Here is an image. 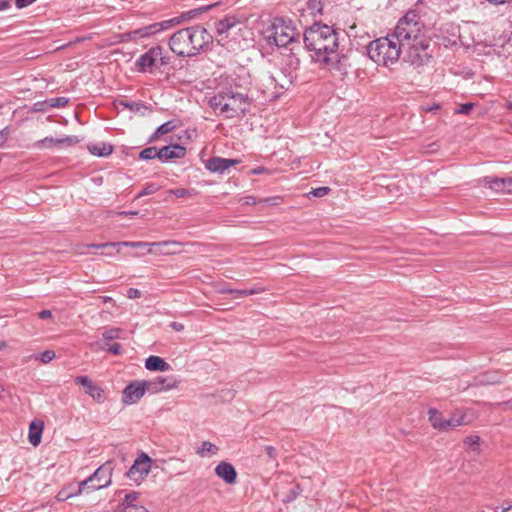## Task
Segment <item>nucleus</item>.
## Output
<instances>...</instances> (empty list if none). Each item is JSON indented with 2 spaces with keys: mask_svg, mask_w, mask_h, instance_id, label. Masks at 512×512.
Instances as JSON below:
<instances>
[{
  "mask_svg": "<svg viewBox=\"0 0 512 512\" xmlns=\"http://www.w3.org/2000/svg\"><path fill=\"white\" fill-rule=\"evenodd\" d=\"M304 43L309 51H314L319 57L323 55L325 63L340 62L338 36L331 26L318 23L310 26L304 33Z\"/></svg>",
  "mask_w": 512,
  "mask_h": 512,
  "instance_id": "obj_1",
  "label": "nucleus"
},
{
  "mask_svg": "<svg viewBox=\"0 0 512 512\" xmlns=\"http://www.w3.org/2000/svg\"><path fill=\"white\" fill-rule=\"evenodd\" d=\"M212 41L213 37L204 27L195 25L175 32L170 38L169 46L178 56L191 57Z\"/></svg>",
  "mask_w": 512,
  "mask_h": 512,
  "instance_id": "obj_2",
  "label": "nucleus"
},
{
  "mask_svg": "<svg viewBox=\"0 0 512 512\" xmlns=\"http://www.w3.org/2000/svg\"><path fill=\"white\" fill-rule=\"evenodd\" d=\"M209 106L227 119L244 116L250 110V101L247 94L233 92L231 90L220 91L212 96Z\"/></svg>",
  "mask_w": 512,
  "mask_h": 512,
  "instance_id": "obj_3",
  "label": "nucleus"
},
{
  "mask_svg": "<svg viewBox=\"0 0 512 512\" xmlns=\"http://www.w3.org/2000/svg\"><path fill=\"white\" fill-rule=\"evenodd\" d=\"M212 6L213 5L203 6V7L194 9V10H190L188 12H184L180 16L174 17L172 19L153 23V24L126 32L122 35V38L125 40H138V39L149 38L151 36L158 34L159 32L169 30L173 26L178 25L184 21L191 20L195 16L207 11Z\"/></svg>",
  "mask_w": 512,
  "mask_h": 512,
  "instance_id": "obj_4",
  "label": "nucleus"
},
{
  "mask_svg": "<svg viewBox=\"0 0 512 512\" xmlns=\"http://www.w3.org/2000/svg\"><path fill=\"white\" fill-rule=\"evenodd\" d=\"M401 44L391 36L381 37L367 46L368 57L376 64L394 63L399 59Z\"/></svg>",
  "mask_w": 512,
  "mask_h": 512,
  "instance_id": "obj_5",
  "label": "nucleus"
},
{
  "mask_svg": "<svg viewBox=\"0 0 512 512\" xmlns=\"http://www.w3.org/2000/svg\"><path fill=\"white\" fill-rule=\"evenodd\" d=\"M297 32L292 26L291 21H285L281 18L275 19L264 31V36L269 45L287 48L294 42Z\"/></svg>",
  "mask_w": 512,
  "mask_h": 512,
  "instance_id": "obj_6",
  "label": "nucleus"
},
{
  "mask_svg": "<svg viewBox=\"0 0 512 512\" xmlns=\"http://www.w3.org/2000/svg\"><path fill=\"white\" fill-rule=\"evenodd\" d=\"M424 24L415 11H408L397 23L392 37L400 44L404 40H417Z\"/></svg>",
  "mask_w": 512,
  "mask_h": 512,
  "instance_id": "obj_7",
  "label": "nucleus"
},
{
  "mask_svg": "<svg viewBox=\"0 0 512 512\" xmlns=\"http://www.w3.org/2000/svg\"><path fill=\"white\" fill-rule=\"evenodd\" d=\"M113 462L107 461L99 466L92 475L78 484V493L86 488L95 491L108 487L112 482Z\"/></svg>",
  "mask_w": 512,
  "mask_h": 512,
  "instance_id": "obj_8",
  "label": "nucleus"
},
{
  "mask_svg": "<svg viewBox=\"0 0 512 512\" xmlns=\"http://www.w3.org/2000/svg\"><path fill=\"white\" fill-rule=\"evenodd\" d=\"M433 51L434 47H431L429 42L420 41L409 47L404 61L410 64H424L431 61Z\"/></svg>",
  "mask_w": 512,
  "mask_h": 512,
  "instance_id": "obj_9",
  "label": "nucleus"
},
{
  "mask_svg": "<svg viewBox=\"0 0 512 512\" xmlns=\"http://www.w3.org/2000/svg\"><path fill=\"white\" fill-rule=\"evenodd\" d=\"M148 391L146 380H135L130 382L123 390L122 402L125 405H132L140 401L145 392Z\"/></svg>",
  "mask_w": 512,
  "mask_h": 512,
  "instance_id": "obj_10",
  "label": "nucleus"
},
{
  "mask_svg": "<svg viewBox=\"0 0 512 512\" xmlns=\"http://www.w3.org/2000/svg\"><path fill=\"white\" fill-rule=\"evenodd\" d=\"M151 468V458L146 453H141L126 472V476L133 481L143 480Z\"/></svg>",
  "mask_w": 512,
  "mask_h": 512,
  "instance_id": "obj_11",
  "label": "nucleus"
},
{
  "mask_svg": "<svg viewBox=\"0 0 512 512\" xmlns=\"http://www.w3.org/2000/svg\"><path fill=\"white\" fill-rule=\"evenodd\" d=\"M74 382L77 385H81L84 387V391L86 394H88L90 397H92L93 400H95L98 403H103L105 400V392L104 390L95 384L88 376H77L74 379Z\"/></svg>",
  "mask_w": 512,
  "mask_h": 512,
  "instance_id": "obj_12",
  "label": "nucleus"
},
{
  "mask_svg": "<svg viewBox=\"0 0 512 512\" xmlns=\"http://www.w3.org/2000/svg\"><path fill=\"white\" fill-rule=\"evenodd\" d=\"M162 46H154L142 54L135 64H168L169 57Z\"/></svg>",
  "mask_w": 512,
  "mask_h": 512,
  "instance_id": "obj_13",
  "label": "nucleus"
},
{
  "mask_svg": "<svg viewBox=\"0 0 512 512\" xmlns=\"http://www.w3.org/2000/svg\"><path fill=\"white\" fill-rule=\"evenodd\" d=\"M240 162L238 159H228L219 156L210 157L206 163L205 168L211 173L223 174L227 169L237 165Z\"/></svg>",
  "mask_w": 512,
  "mask_h": 512,
  "instance_id": "obj_14",
  "label": "nucleus"
},
{
  "mask_svg": "<svg viewBox=\"0 0 512 512\" xmlns=\"http://www.w3.org/2000/svg\"><path fill=\"white\" fill-rule=\"evenodd\" d=\"M294 66H279L278 69L271 74V78L280 88L287 89L295 78Z\"/></svg>",
  "mask_w": 512,
  "mask_h": 512,
  "instance_id": "obj_15",
  "label": "nucleus"
},
{
  "mask_svg": "<svg viewBox=\"0 0 512 512\" xmlns=\"http://www.w3.org/2000/svg\"><path fill=\"white\" fill-rule=\"evenodd\" d=\"M178 381L173 376H157L153 380L147 381L148 392L159 393L167 391L177 386Z\"/></svg>",
  "mask_w": 512,
  "mask_h": 512,
  "instance_id": "obj_16",
  "label": "nucleus"
},
{
  "mask_svg": "<svg viewBox=\"0 0 512 512\" xmlns=\"http://www.w3.org/2000/svg\"><path fill=\"white\" fill-rule=\"evenodd\" d=\"M185 155L186 148L180 144H170L159 148V161L162 163L183 158Z\"/></svg>",
  "mask_w": 512,
  "mask_h": 512,
  "instance_id": "obj_17",
  "label": "nucleus"
},
{
  "mask_svg": "<svg viewBox=\"0 0 512 512\" xmlns=\"http://www.w3.org/2000/svg\"><path fill=\"white\" fill-rule=\"evenodd\" d=\"M215 25L217 33L216 39L218 43H222L228 37V32L238 26L239 22L234 16H227L217 21Z\"/></svg>",
  "mask_w": 512,
  "mask_h": 512,
  "instance_id": "obj_18",
  "label": "nucleus"
},
{
  "mask_svg": "<svg viewBox=\"0 0 512 512\" xmlns=\"http://www.w3.org/2000/svg\"><path fill=\"white\" fill-rule=\"evenodd\" d=\"M215 474L227 484H233L237 479V472L229 462H220L215 468Z\"/></svg>",
  "mask_w": 512,
  "mask_h": 512,
  "instance_id": "obj_19",
  "label": "nucleus"
},
{
  "mask_svg": "<svg viewBox=\"0 0 512 512\" xmlns=\"http://www.w3.org/2000/svg\"><path fill=\"white\" fill-rule=\"evenodd\" d=\"M485 183L496 192L512 194V178L485 177Z\"/></svg>",
  "mask_w": 512,
  "mask_h": 512,
  "instance_id": "obj_20",
  "label": "nucleus"
},
{
  "mask_svg": "<svg viewBox=\"0 0 512 512\" xmlns=\"http://www.w3.org/2000/svg\"><path fill=\"white\" fill-rule=\"evenodd\" d=\"M44 422L41 420H33L29 425L28 439L31 445L38 446L41 443Z\"/></svg>",
  "mask_w": 512,
  "mask_h": 512,
  "instance_id": "obj_21",
  "label": "nucleus"
},
{
  "mask_svg": "<svg viewBox=\"0 0 512 512\" xmlns=\"http://www.w3.org/2000/svg\"><path fill=\"white\" fill-rule=\"evenodd\" d=\"M145 368L149 371H168L170 365L161 357L151 355L145 361Z\"/></svg>",
  "mask_w": 512,
  "mask_h": 512,
  "instance_id": "obj_22",
  "label": "nucleus"
},
{
  "mask_svg": "<svg viewBox=\"0 0 512 512\" xmlns=\"http://www.w3.org/2000/svg\"><path fill=\"white\" fill-rule=\"evenodd\" d=\"M159 245H161V243H149V242H142V241L120 242V246L135 248L137 251L134 253V256H143L147 253H151L152 252L151 247L159 246Z\"/></svg>",
  "mask_w": 512,
  "mask_h": 512,
  "instance_id": "obj_23",
  "label": "nucleus"
},
{
  "mask_svg": "<svg viewBox=\"0 0 512 512\" xmlns=\"http://www.w3.org/2000/svg\"><path fill=\"white\" fill-rule=\"evenodd\" d=\"M175 128H176V125L174 124V121H172V120L161 124L160 126L157 127V129L154 131V133L150 135V137L148 138V143L155 142L160 136L172 132Z\"/></svg>",
  "mask_w": 512,
  "mask_h": 512,
  "instance_id": "obj_24",
  "label": "nucleus"
},
{
  "mask_svg": "<svg viewBox=\"0 0 512 512\" xmlns=\"http://www.w3.org/2000/svg\"><path fill=\"white\" fill-rule=\"evenodd\" d=\"M88 150L91 154L98 157H106L112 154L113 146L109 143L100 144H90L88 145Z\"/></svg>",
  "mask_w": 512,
  "mask_h": 512,
  "instance_id": "obj_25",
  "label": "nucleus"
},
{
  "mask_svg": "<svg viewBox=\"0 0 512 512\" xmlns=\"http://www.w3.org/2000/svg\"><path fill=\"white\" fill-rule=\"evenodd\" d=\"M428 416H429V421H430L431 425L433 426V428L438 429V430H445V425H444L445 419L443 418L441 412H439L435 408H430L428 410Z\"/></svg>",
  "mask_w": 512,
  "mask_h": 512,
  "instance_id": "obj_26",
  "label": "nucleus"
},
{
  "mask_svg": "<svg viewBox=\"0 0 512 512\" xmlns=\"http://www.w3.org/2000/svg\"><path fill=\"white\" fill-rule=\"evenodd\" d=\"M116 108L129 109L132 112H141L144 109H147L145 104L141 101L139 102H129L127 100H118L115 102Z\"/></svg>",
  "mask_w": 512,
  "mask_h": 512,
  "instance_id": "obj_27",
  "label": "nucleus"
},
{
  "mask_svg": "<svg viewBox=\"0 0 512 512\" xmlns=\"http://www.w3.org/2000/svg\"><path fill=\"white\" fill-rule=\"evenodd\" d=\"M138 158L140 160H145V161H149V160H153V159L159 160V148H157L156 146H150V147L144 148L143 150L140 151Z\"/></svg>",
  "mask_w": 512,
  "mask_h": 512,
  "instance_id": "obj_28",
  "label": "nucleus"
},
{
  "mask_svg": "<svg viewBox=\"0 0 512 512\" xmlns=\"http://www.w3.org/2000/svg\"><path fill=\"white\" fill-rule=\"evenodd\" d=\"M326 0H307V9L313 16L321 15Z\"/></svg>",
  "mask_w": 512,
  "mask_h": 512,
  "instance_id": "obj_29",
  "label": "nucleus"
},
{
  "mask_svg": "<svg viewBox=\"0 0 512 512\" xmlns=\"http://www.w3.org/2000/svg\"><path fill=\"white\" fill-rule=\"evenodd\" d=\"M81 493H78V488L76 490H73L71 486L61 489L57 495L56 499L59 502L65 501L73 496L80 495Z\"/></svg>",
  "mask_w": 512,
  "mask_h": 512,
  "instance_id": "obj_30",
  "label": "nucleus"
},
{
  "mask_svg": "<svg viewBox=\"0 0 512 512\" xmlns=\"http://www.w3.org/2000/svg\"><path fill=\"white\" fill-rule=\"evenodd\" d=\"M217 451L218 447L215 444L209 441H203L201 446L198 448L197 453L200 456H204L206 453L216 454Z\"/></svg>",
  "mask_w": 512,
  "mask_h": 512,
  "instance_id": "obj_31",
  "label": "nucleus"
},
{
  "mask_svg": "<svg viewBox=\"0 0 512 512\" xmlns=\"http://www.w3.org/2000/svg\"><path fill=\"white\" fill-rule=\"evenodd\" d=\"M160 189V186L156 183L147 184L135 197V199H139L146 195H151L156 193Z\"/></svg>",
  "mask_w": 512,
  "mask_h": 512,
  "instance_id": "obj_32",
  "label": "nucleus"
},
{
  "mask_svg": "<svg viewBox=\"0 0 512 512\" xmlns=\"http://www.w3.org/2000/svg\"><path fill=\"white\" fill-rule=\"evenodd\" d=\"M302 492V488L299 484H296L294 487H292L286 497L282 500L283 503H290L294 501Z\"/></svg>",
  "mask_w": 512,
  "mask_h": 512,
  "instance_id": "obj_33",
  "label": "nucleus"
},
{
  "mask_svg": "<svg viewBox=\"0 0 512 512\" xmlns=\"http://www.w3.org/2000/svg\"><path fill=\"white\" fill-rule=\"evenodd\" d=\"M82 139L79 138L78 136H67V137H64V138H60V139H56V142L58 145H61V146H72V145H75V144H78Z\"/></svg>",
  "mask_w": 512,
  "mask_h": 512,
  "instance_id": "obj_34",
  "label": "nucleus"
},
{
  "mask_svg": "<svg viewBox=\"0 0 512 512\" xmlns=\"http://www.w3.org/2000/svg\"><path fill=\"white\" fill-rule=\"evenodd\" d=\"M139 498V493L132 491L125 495V498L120 507H128V505H137V500Z\"/></svg>",
  "mask_w": 512,
  "mask_h": 512,
  "instance_id": "obj_35",
  "label": "nucleus"
},
{
  "mask_svg": "<svg viewBox=\"0 0 512 512\" xmlns=\"http://www.w3.org/2000/svg\"><path fill=\"white\" fill-rule=\"evenodd\" d=\"M464 423V416H452L449 419H445V430L448 429L449 427H457L463 425Z\"/></svg>",
  "mask_w": 512,
  "mask_h": 512,
  "instance_id": "obj_36",
  "label": "nucleus"
},
{
  "mask_svg": "<svg viewBox=\"0 0 512 512\" xmlns=\"http://www.w3.org/2000/svg\"><path fill=\"white\" fill-rule=\"evenodd\" d=\"M121 332H122L121 328H109L103 332L102 337L105 340H114V339L119 338Z\"/></svg>",
  "mask_w": 512,
  "mask_h": 512,
  "instance_id": "obj_37",
  "label": "nucleus"
},
{
  "mask_svg": "<svg viewBox=\"0 0 512 512\" xmlns=\"http://www.w3.org/2000/svg\"><path fill=\"white\" fill-rule=\"evenodd\" d=\"M48 102L50 108H63L68 104L69 100L65 97H56L48 99Z\"/></svg>",
  "mask_w": 512,
  "mask_h": 512,
  "instance_id": "obj_38",
  "label": "nucleus"
},
{
  "mask_svg": "<svg viewBox=\"0 0 512 512\" xmlns=\"http://www.w3.org/2000/svg\"><path fill=\"white\" fill-rule=\"evenodd\" d=\"M135 71L141 72V73H150V74H163L162 71H160V66H136Z\"/></svg>",
  "mask_w": 512,
  "mask_h": 512,
  "instance_id": "obj_39",
  "label": "nucleus"
},
{
  "mask_svg": "<svg viewBox=\"0 0 512 512\" xmlns=\"http://www.w3.org/2000/svg\"><path fill=\"white\" fill-rule=\"evenodd\" d=\"M87 247L96 249H114L115 247H120V242L92 243L87 245Z\"/></svg>",
  "mask_w": 512,
  "mask_h": 512,
  "instance_id": "obj_40",
  "label": "nucleus"
},
{
  "mask_svg": "<svg viewBox=\"0 0 512 512\" xmlns=\"http://www.w3.org/2000/svg\"><path fill=\"white\" fill-rule=\"evenodd\" d=\"M479 443H480V437L478 435H470L464 439V444L466 446L472 448L473 450H476V447L479 446Z\"/></svg>",
  "mask_w": 512,
  "mask_h": 512,
  "instance_id": "obj_41",
  "label": "nucleus"
},
{
  "mask_svg": "<svg viewBox=\"0 0 512 512\" xmlns=\"http://www.w3.org/2000/svg\"><path fill=\"white\" fill-rule=\"evenodd\" d=\"M49 102L47 100L35 102L31 108L33 112H46L49 109Z\"/></svg>",
  "mask_w": 512,
  "mask_h": 512,
  "instance_id": "obj_42",
  "label": "nucleus"
},
{
  "mask_svg": "<svg viewBox=\"0 0 512 512\" xmlns=\"http://www.w3.org/2000/svg\"><path fill=\"white\" fill-rule=\"evenodd\" d=\"M118 512H149L142 505H128V507H120Z\"/></svg>",
  "mask_w": 512,
  "mask_h": 512,
  "instance_id": "obj_43",
  "label": "nucleus"
},
{
  "mask_svg": "<svg viewBox=\"0 0 512 512\" xmlns=\"http://www.w3.org/2000/svg\"><path fill=\"white\" fill-rule=\"evenodd\" d=\"M56 354L53 350H45L44 352L40 353L38 359L42 362V363H49L50 361H52L54 358H55Z\"/></svg>",
  "mask_w": 512,
  "mask_h": 512,
  "instance_id": "obj_44",
  "label": "nucleus"
},
{
  "mask_svg": "<svg viewBox=\"0 0 512 512\" xmlns=\"http://www.w3.org/2000/svg\"><path fill=\"white\" fill-rule=\"evenodd\" d=\"M474 106L475 104L472 102L463 103L459 106L458 109L455 110V113L468 115Z\"/></svg>",
  "mask_w": 512,
  "mask_h": 512,
  "instance_id": "obj_45",
  "label": "nucleus"
},
{
  "mask_svg": "<svg viewBox=\"0 0 512 512\" xmlns=\"http://www.w3.org/2000/svg\"><path fill=\"white\" fill-rule=\"evenodd\" d=\"M466 68L467 67L457 65V66H453L450 71L455 75L463 74L465 78H469L473 75V73L470 70L464 71V69H466Z\"/></svg>",
  "mask_w": 512,
  "mask_h": 512,
  "instance_id": "obj_46",
  "label": "nucleus"
},
{
  "mask_svg": "<svg viewBox=\"0 0 512 512\" xmlns=\"http://www.w3.org/2000/svg\"><path fill=\"white\" fill-rule=\"evenodd\" d=\"M330 190L331 189L329 187L322 186V187L313 189L310 192V194H312L314 197H323V196L327 195L330 192Z\"/></svg>",
  "mask_w": 512,
  "mask_h": 512,
  "instance_id": "obj_47",
  "label": "nucleus"
},
{
  "mask_svg": "<svg viewBox=\"0 0 512 512\" xmlns=\"http://www.w3.org/2000/svg\"><path fill=\"white\" fill-rule=\"evenodd\" d=\"M104 349L111 352L113 355H119L121 353L122 346L119 343L105 344Z\"/></svg>",
  "mask_w": 512,
  "mask_h": 512,
  "instance_id": "obj_48",
  "label": "nucleus"
},
{
  "mask_svg": "<svg viewBox=\"0 0 512 512\" xmlns=\"http://www.w3.org/2000/svg\"><path fill=\"white\" fill-rule=\"evenodd\" d=\"M10 136V128L6 126L0 130V147H3Z\"/></svg>",
  "mask_w": 512,
  "mask_h": 512,
  "instance_id": "obj_49",
  "label": "nucleus"
},
{
  "mask_svg": "<svg viewBox=\"0 0 512 512\" xmlns=\"http://www.w3.org/2000/svg\"><path fill=\"white\" fill-rule=\"evenodd\" d=\"M265 453L268 455V457L272 460H275L277 457V450L274 446L266 445L264 447Z\"/></svg>",
  "mask_w": 512,
  "mask_h": 512,
  "instance_id": "obj_50",
  "label": "nucleus"
},
{
  "mask_svg": "<svg viewBox=\"0 0 512 512\" xmlns=\"http://www.w3.org/2000/svg\"><path fill=\"white\" fill-rule=\"evenodd\" d=\"M441 108L440 104L439 103H433L431 105H425V106H421V110L423 112H436L438 111L439 109Z\"/></svg>",
  "mask_w": 512,
  "mask_h": 512,
  "instance_id": "obj_51",
  "label": "nucleus"
},
{
  "mask_svg": "<svg viewBox=\"0 0 512 512\" xmlns=\"http://www.w3.org/2000/svg\"><path fill=\"white\" fill-rule=\"evenodd\" d=\"M176 197L184 198L190 195V192L185 188H177L171 191Z\"/></svg>",
  "mask_w": 512,
  "mask_h": 512,
  "instance_id": "obj_52",
  "label": "nucleus"
},
{
  "mask_svg": "<svg viewBox=\"0 0 512 512\" xmlns=\"http://www.w3.org/2000/svg\"><path fill=\"white\" fill-rule=\"evenodd\" d=\"M127 297L130 299H135L141 297V291L136 288H129L127 291Z\"/></svg>",
  "mask_w": 512,
  "mask_h": 512,
  "instance_id": "obj_53",
  "label": "nucleus"
},
{
  "mask_svg": "<svg viewBox=\"0 0 512 512\" xmlns=\"http://www.w3.org/2000/svg\"><path fill=\"white\" fill-rule=\"evenodd\" d=\"M40 143L44 147H48V148H51V147H54L55 145H58L57 142H56V139L48 138V137H46L45 139L41 140Z\"/></svg>",
  "mask_w": 512,
  "mask_h": 512,
  "instance_id": "obj_54",
  "label": "nucleus"
},
{
  "mask_svg": "<svg viewBox=\"0 0 512 512\" xmlns=\"http://www.w3.org/2000/svg\"><path fill=\"white\" fill-rule=\"evenodd\" d=\"M38 315H39V318L43 319V320L52 318V312L47 309L40 311Z\"/></svg>",
  "mask_w": 512,
  "mask_h": 512,
  "instance_id": "obj_55",
  "label": "nucleus"
},
{
  "mask_svg": "<svg viewBox=\"0 0 512 512\" xmlns=\"http://www.w3.org/2000/svg\"><path fill=\"white\" fill-rule=\"evenodd\" d=\"M246 292H247V296H250V295H254V294H258V293H261L264 291V288L262 287H253V288H249V289H245Z\"/></svg>",
  "mask_w": 512,
  "mask_h": 512,
  "instance_id": "obj_56",
  "label": "nucleus"
},
{
  "mask_svg": "<svg viewBox=\"0 0 512 512\" xmlns=\"http://www.w3.org/2000/svg\"><path fill=\"white\" fill-rule=\"evenodd\" d=\"M232 294L236 297V298H242V297H246L247 296V292L245 289H233V292Z\"/></svg>",
  "mask_w": 512,
  "mask_h": 512,
  "instance_id": "obj_57",
  "label": "nucleus"
},
{
  "mask_svg": "<svg viewBox=\"0 0 512 512\" xmlns=\"http://www.w3.org/2000/svg\"><path fill=\"white\" fill-rule=\"evenodd\" d=\"M35 1L36 0H16V5L18 8H23V7H26L30 4H32Z\"/></svg>",
  "mask_w": 512,
  "mask_h": 512,
  "instance_id": "obj_58",
  "label": "nucleus"
},
{
  "mask_svg": "<svg viewBox=\"0 0 512 512\" xmlns=\"http://www.w3.org/2000/svg\"><path fill=\"white\" fill-rule=\"evenodd\" d=\"M267 171L268 170L265 167L258 166V167H256V168L251 170V174H253V175H260V174H263V173H265Z\"/></svg>",
  "mask_w": 512,
  "mask_h": 512,
  "instance_id": "obj_59",
  "label": "nucleus"
},
{
  "mask_svg": "<svg viewBox=\"0 0 512 512\" xmlns=\"http://www.w3.org/2000/svg\"><path fill=\"white\" fill-rule=\"evenodd\" d=\"M223 392H224L223 397L226 398V399H230L231 400L235 396V391L234 390L228 389V390L223 391Z\"/></svg>",
  "mask_w": 512,
  "mask_h": 512,
  "instance_id": "obj_60",
  "label": "nucleus"
},
{
  "mask_svg": "<svg viewBox=\"0 0 512 512\" xmlns=\"http://www.w3.org/2000/svg\"><path fill=\"white\" fill-rule=\"evenodd\" d=\"M170 326L175 330V331H182L184 329V325L179 323V322H172L170 324Z\"/></svg>",
  "mask_w": 512,
  "mask_h": 512,
  "instance_id": "obj_61",
  "label": "nucleus"
},
{
  "mask_svg": "<svg viewBox=\"0 0 512 512\" xmlns=\"http://www.w3.org/2000/svg\"><path fill=\"white\" fill-rule=\"evenodd\" d=\"M138 214V211H121L119 212L120 216H135Z\"/></svg>",
  "mask_w": 512,
  "mask_h": 512,
  "instance_id": "obj_62",
  "label": "nucleus"
},
{
  "mask_svg": "<svg viewBox=\"0 0 512 512\" xmlns=\"http://www.w3.org/2000/svg\"><path fill=\"white\" fill-rule=\"evenodd\" d=\"M257 201H256V198L254 196H247L245 197V204H256Z\"/></svg>",
  "mask_w": 512,
  "mask_h": 512,
  "instance_id": "obj_63",
  "label": "nucleus"
},
{
  "mask_svg": "<svg viewBox=\"0 0 512 512\" xmlns=\"http://www.w3.org/2000/svg\"><path fill=\"white\" fill-rule=\"evenodd\" d=\"M9 7V0H0V11Z\"/></svg>",
  "mask_w": 512,
  "mask_h": 512,
  "instance_id": "obj_64",
  "label": "nucleus"
}]
</instances>
